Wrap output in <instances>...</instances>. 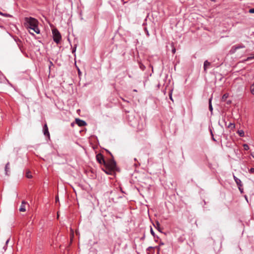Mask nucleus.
Instances as JSON below:
<instances>
[{
  "label": "nucleus",
  "mask_w": 254,
  "mask_h": 254,
  "mask_svg": "<svg viewBox=\"0 0 254 254\" xmlns=\"http://www.w3.org/2000/svg\"><path fill=\"white\" fill-rule=\"evenodd\" d=\"M25 21L26 22L27 28H30L32 30L38 24V20L36 19L31 17H25Z\"/></svg>",
  "instance_id": "nucleus-1"
},
{
  "label": "nucleus",
  "mask_w": 254,
  "mask_h": 254,
  "mask_svg": "<svg viewBox=\"0 0 254 254\" xmlns=\"http://www.w3.org/2000/svg\"><path fill=\"white\" fill-rule=\"evenodd\" d=\"M52 34L54 41L57 44H59L62 38V36L60 32L57 29L55 28L52 30Z\"/></svg>",
  "instance_id": "nucleus-2"
},
{
  "label": "nucleus",
  "mask_w": 254,
  "mask_h": 254,
  "mask_svg": "<svg viewBox=\"0 0 254 254\" xmlns=\"http://www.w3.org/2000/svg\"><path fill=\"white\" fill-rule=\"evenodd\" d=\"M104 166L109 167L110 168L115 169L116 168V163L115 160L113 159H110L108 161L105 162Z\"/></svg>",
  "instance_id": "nucleus-3"
},
{
  "label": "nucleus",
  "mask_w": 254,
  "mask_h": 254,
  "mask_svg": "<svg viewBox=\"0 0 254 254\" xmlns=\"http://www.w3.org/2000/svg\"><path fill=\"white\" fill-rule=\"evenodd\" d=\"M96 158L97 161L100 164H103L104 165L105 164L106 161L105 160V159L104 158V156L102 154L99 153V154H97Z\"/></svg>",
  "instance_id": "nucleus-4"
},
{
  "label": "nucleus",
  "mask_w": 254,
  "mask_h": 254,
  "mask_svg": "<svg viewBox=\"0 0 254 254\" xmlns=\"http://www.w3.org/2000/svg\"><path fill=\"white\" fill-rule=\"evenodd\" d=\"M102 170L108 175H112L114 173V170L113 168H110L109 167L104 166V168Z\"/></svg>",
  "instance_id": "nucleus-5"
},
{
  "label": "nucleus",
  "mask_w": 254,
  "mask_h": 254,
  "mask_svg": "<svg viewBox=\"0 0 254 254\" xmlns=\"http://www.w3.org/2000/svg\"><path fill=\"white\" fill-rule=\"evenodd\" d=\"M75 122L79 127H83L86 125V123L84 121L79 119H76Z\"/></svg>",
  "instance_id": "nucleus-6"
},
{
  "label": "nucleus",
  "mask_w": 254,
  "mask_h": 254,
  "mask_svg": "<svg viewBox=\"0 0 254 254\" xmlns=\"http://www.w3.org/2000/svg\"><path fill=\"white\" fill-rule=\"evenodd\" d=\"M14 41H15V42L16 43L18 47H19V49L21 51H22V41H21V40H20L19 38H18L17 37L14 38Z\"/></svg>",
  "instance_id": "nucleus-7"
},
{
  "label": "nucleus",
  "mask_w": 254,
  "mask_h": 254,
  "mask_svg": "<svg viewBox=\"0 0 254 254\" xmlns=\"http://www.w3.org/2000/svg\"><path fill=\"white\" fill-rule=\"evenodd\" d=\"M43 133L45 136L50 137V133L49 132L48 127L47 124H45L43 127Z\"/></svg>",
  "instance_id": "nucleus-8"
},
{
  "label": "nucleus",
  "mask_w": 254,
  "mask_h": 254,
  "mask_svg": "<svg viewBox=\"0 0 254 254\" xmlns=\"http://www.w3.org/2000/svg\"><path fill=\"white\" fill-rule=\"evenodd\" d=\"M245 48V46L243 44L239 45H235L232 47V49L234 50L233 52H235L237 50L241 49V48Z\"/></svg>",
  "instance_id": "nucleus-9"
},
{
  "label": "nucleus",
  "mask_w": 254,
  "mask_h": 254,
  "mask_svg": "<svg viewBox=\"0 0 254 254\" xmlns=\"http://www.w3.org/2000/svg\"><path fill=\"white\" fill-rule=\"evenodd\" d=\"M210 65V62H209L207 60H206L205 61H204V64H203V68H204V70L205 72H206L207 69L209 67Z\"/></svg>",
  "instance_id": "nucleus-10"
},
{
  "label": "nucleus",
  "mask_w": 254,
  "mask_h": 254,
  "mask_svg": "<svg viewBox=\"0 0 254 254\" xmlns=\"http://www.w3.org/2000/svg\"><path fill=\"white\" fill-rule=\"evenodd\" d=\"M25 204L26 202L25 201H22L21 203V205L19 208V211L21 212H24L26 211L25 209Z\"/></svg>",
  "instance_id": "nucleus-11"
},
{
  "label": "nucleus",
  "mask_w": 254,
  "mask_h": 254,
  "mask_svg": "<svg viewBox=\"0 0 254 254\" xmlns=\"http://www.w3.org/2000/svg\"><path fill=\"white\" fill-rule=\"evenodd\" d=\"M212 97L209 98V110L211 112V114H212L213 111V107L212 105Z\"/></svg>",
  "instance_id": "nucleus-12"
},
{
  "label": "nucleus",
  "mask_w": 254,
  "mask_h": 254,
  "mask_svg": "<svg viewBox=\"0 0 254 254\" xmlns=\"http://www.w3.org/2000/svg\"><path fill=\"white\" fill-rule=\"evenodd\" d=\"M9 163L7 162L5 167V175H8V172H9Z\"/></svg>",
  "instance_id": "nucleus-13"
},
{
  "label": "nucleus",
  "mask_w": 254,
  "mask_h": 254,
  "mask_svg": "<svg viewBox=\"0 0 254 254\" xmlns=\"http://www.w3.org/2000/svg\"><path fill=\"white\" fill-rule=\"evenodd\" d=\"M154 227L160 232H161V229L159 222H156L155 224H154Z\"/></svg>",
  "instance_id": "nucleus-14"
},
{
  "label": "nucleus",
  "mask_w": 254,
  "mask_h": 254,
  "mask_svg": "<svg viewBox=\"0 0 254 254\" xmlns=\"http://www.w3.org/2000/svg\"><path fill=\"white\" fill-rule=\"evenodd\" d=\"M235 182L237 185L238 187H243V184L240 179H236Z\"/></svg>",
  "instance_id": "nucleus-15"
},
{
  "label": "nucleus",
  "mask_w": 254,
  "mask_h": 254,
  "mask_svg": "<svg viewBox=\"0 0 254 254\" xmlns=\"http://www.w3.org/2000/svg\"><path fill=\"white\" fill-rule=\"evenodd\" d=\"M237 132L240 137H244L245 136V132L243 130H238Z\"/></svg>",
  "instance_id": "nucleus-16"
},
{
  "label": "nucleus",
  "mask_w": 254,
  "mask_h": 254,
  "mask_svg": "<svg viewBox=\"0 0 254 254\" xmlns=\"http://www.w3.org/2000/svg\"><path fill=\"white\" fill-rule=\"evenodd\" d=\"M250 92L252 94L254 95V81L253 83L250 86Z\"/></svg>",
  "instance_id": "nucleus-17"
},
{
  "label": "nucleus",
  "mask_w": 254,
  "mask_h": 254,
  "mask_svg": "<svg viewBox=\"0 0 254 254\" xmlns=\"http://www.w3.org/2000/svg\"><path fill=\"white\" fill-rule=\"evenodd\" d=\"M228 128H230L231 129H233L235 128V124L234 123H230L227 127Z\"/></svg>",
  "instance_id": "nucleus-18"
},
{
  "label": "nucleus",
  "mask_w": 254,
  "mask_h": 254,
  "mask_svg": "<svg viewBox=\"0 0 254 254\" xmlns=\"http://www.w3.org/2000/svg\"><path fill=\"white\" fill-rule=\"evenodd\" d=\"M32 30L37 34H39L40 33V30L38 28V25L36 26L35 28H33Z\"/></svg>",
  "instance_id": "nucleus-19"
},
{
  "label": "nucleus",
  "mask_w": 254,
  "mask_h": 254,
  "mask_svg": "<svg viewBox=\"0 0 254 254\" xmlns=\"http://www.w3.org/2000/svg\"><path fill=\"white\" fill-rule=\"evenodd\" d=\"M139 67L142 70H144L145 69V66L144 65L142 64L139 63Z\"/></svg>",
  "instance_id": "nucleus-20"
},
{
  "label": "nucleus",
  "mask_w": 254,
  "mask_h": 254,
  "mask_svg": "<svg viewBox=\"0 0 254 254\" xmlns=\"http://www.w3.org/2000/svg\"><path fill=\"white\" fill-rule=\"evenodd\" d=\"M252 55V56L248 57L247 58V59L246 60V61H249L253 59H254V55Z\"/></svg>",
  "instance_id": "nucleus-21"
},
{
  "label": "nucleus",
  "mask_w": 254,
  "mask_h": 254,
  "mask_svg": "<svg viewBox=\"0 0 254 254\" xmlns=\"http://www.w3.org/2000/svg\"><path fill=\"white\" fill-rule=\"evenodd\" d=\"M32 175L31 174V172L30 171H27L26 172V177L28 178H32Z\"/></svg>",
  "instance_id": "nucleus-22"
},
{
  "label": "nucleus",
  "mask_w": 254,
  "mask_h": 254,
  "mask_svg": "<svg viewBox=\"0 0 254 254\" xmlns=\"http://www.w3.org/2000/svg\"><path fill=\"white\" fill-rule=\"evenodd\" d=\"M172 92H173V90H171L170 91V92H169V98L172 101H173V98H172Z\"/></svg>",
  "instance_id": "nucleus-23"
},
{
  "label": "nucleus",
  "mask_w": 254,
  "mask_h": 254,
  "mask_svg": "<svg viewBox=\"0 0 254 254\" xmlns=\"http://www.w3.org/2000/svg\"><path fill=\"white\" fill-rule=\"evenodd\" d=\"M244 148L245 150H248L249 149V146L247 144H244L243 145Z\"/></svg>",
  "instance_id": "nucleus-24"
},
{
  "label": "nucleus",
  "mask_w": 254,
  "mask_h": 254,
  "mask_svg": "<svg viewBox=\"0 0 254 254\" xmlns=\"http://www.w3.org/2000/svg\"><path fill=\"white\" fill-rule=\"evenodd\" d=\"M150 233H151V235L155 238V234L154 232L153 231V229H152L151 227V228H150Z\"/></svg>",
  "instance_id": "nucleus-25"
},
{
  "label": "nucleus",
  "mask_w": 254,
  "mask_h": 254,
  "mask_svg": "<svg viewBox=\"0 0 254 254\" xmlns=\"http://www.w3.org/2000/svg\"><path fill=\"white\" fill-rule=\"evenodd\" d=\"M238 189L241 193H243L244 192L243 187H238Z\"/></svg>",
  "instance_id": "nucleus-26"
},
{
  "label": "nucleus",
  "mask_w": 254,
  "mask_h": 254,
  "mask_svg": "<svg viewBox=\"0 0 254 254\" xmlns=\"http://www.w3.org/2000/svg\"><path fill=\"white\" fill-rule=\"evenodd\" d=\"M53 65H54V64H53V63L51 61H50L49 65V68L50 70L51 69V67Z\"/></svg>",
  "instance_id": "nucleus-27"
},
{
  "label": "nucleus",
  "mask_w": 254,
  "mask_h": 254,
  "mask_svg": "<svg viewBox=\"0 0 254 254\" xmlns=\"http://www.w3.org/2000/svg\"><path fill=\"white\" fill-rule=\"evenodd\" d=\"M250 173H254V168H252L249 170Z\"/></svg>",
  "instance_id": "nucleus-28"
},
{
  "label": "nucleus",
  "mask_w": 254,
  "mask_h": 254,
  "mask_svg": "<svg viewBox=\"0 0 254 254\" xmlns=\"http://www.w3.org/2000/svg\"><path fill=\"white\" fill-rule=\"evenodd\" d=\"M249 12L251 13H254V8L250 9Z\"/></svg>",
  "instance_id": "nucleus-29"
},
{
  "label": "nucleus",
  "mask_w": 254,
  "mask_h": 254,
  "mask_svg": "<svg viewBox=\"0 0 254 254\" xmlns=\"http://www.w3.org/2000/svg\"><path fill=\"white\" fill-rule=\"evenodd\" d=\"M76 47H75L74 48H73L72 50V54H74L75 53V51H76Z\"/></svg>",
  "instance_id": "nucleus-30"
},
{
  "label": "nucleus",
  "mask_w": 254,
  "mask_h": 254,
  "mask_svg": "<svg viewBox=\"0 0 254 254\" xmlns=\"http://www.w3.org/2000/svg\"><path fill=\"white\" fill-rule=\"evenodd\" d=\"M172 53L174 54L176 53V49L173 48L172 50Z\"/></svg>",
  "instance_id": "nucleus-31"
},
{
  "label": "nucleus",
  "mask_w": 254,
  "mask_h": 254,
  "mask_svg": "<svg viewBox=\"0 0 254 254\" xmlns=\"http://www.w3.org/2000/svg\"><path fill=\"white\" fill-rule=\"evenodd\" d=\"M10 240V238H8L5 242V245H7Z\"/></svg>",
  "instance_id": "nucleus-32"
},
{
  "label": "nucleus",
  "mask_w": 254,
  "mask_h": 254,
  "mask_svg": "<svg viewBox=\"0 0 254 254\" xmlns=\"http://www.w3.org/2000/svg\"><path fill=\"white\" fill-rule=\"evenodd\" d=\"M210 133H211V137L214 136V135H213V132H212V129H210Z\"/></svg>",
  "instance_id": "nucleus-33"
},
{
  "label": "nucleus",
  "mask_w": 254,
  "mask_h": 254,
  "mask_svg": "<svg viewBox=\"0 0 254 254\" xmlns=\"http://www.w3.org/2000/svg\"><path fill=\"white\" fill-rule=\"evenodd\" d=\"M154 248L153 247H149L147 249V251H149L150 250H151V249H153Z\"/></svg>",
  "instance_id": "nucleus-34"
},
{
  "label": "nucleus",
  "mask_w": 254,
  "mask_h": 254,
  "mask_svg": "<svg viewBox=\"0 0 254 254\" xmlns=\"http://www.w3.org/2000/svg\"><path fill=\"white\" fill-rule=\"evenodd\" d=\"M4 16L5 17H8L9 16V15L8 14H7V13H4Z\"/></svg>",
  "instance_id": "nucleus-35"
},
{
  "label": "nucleus",
  "mask_w": 254,
  "mask_h": 254,
  "mask_svg": "<svg viewBox=\"0 0 254 254\" xmlns=\"http://www.w3.org/2000/svg\"><path fill=\"white\" fill-rule=\"evenodd\" d=\"M233 177H234V179L235 181H236V179H239L237 177H236L235 175H234Z\"/></svg>",
  "instance_id": "nucleus-36"
},
{
  "label": "nucleus",
  "mask_w": 254,
  "mask_h": 254,
  "mask_svg": "<svg viewBox=\"0 0 254 254\" xmlns=\"http://www.w3.org/2000/svg\"><path fill=\"white\" fill-rule=\"evenodd\" d=\"M3 249L4 250V251H6V250L7 249V246L6 245L4 246L3 248Z\"/></svg>",
  "instance_id": "nucleus-37"
},
{
  "label": "nucleus",
  "mask_w": 254,
  "mask_h": 254,
  "mask_svg": "<svg viewBox=\"0 0 254 254\" xmlns=\"http://www.w3.org/2000/svg\"><path fill=\"white\" fill-rule=\"evenodd\" d=\"M212 137V139L214 141H216V139H215V138L214 137V136L213 137Z\"/></svg>",
  "instance_id": "nucleus-38"
},
{
  "label": "nucleus",
  "mask_w": 254,
  "mask_h": 254,
  "mask_svg": "<svg viewBox=\"0 0 254 254\" xmlns=\"http://www.w3.org/2000/svg\"><path fill=\"white\" fill-rule=\"evenodd\" d=\"M59 197L57 196V197H56V202H57V201H59Z\"/></svg>",
  "instance_id": "nucleus-39"
},
{
  "label": "nucleus",
  "mask_w": 254,
  "mask_h": 254,
  "mask_svg": "<svg viewBox=\"0 0 254 254\" xmlns=\"http://www.w3.org/2000/svg\"><path fill=\"white\" fill-rule=\"evenodd\" d=\"M0 15H4V13L0 11Z\"/></svg>",
  "instance_id": "nucleus-40"
},
{
  "label": "nucleus",
  "mask_w": 254,
  "mask_h": 254,
  "mask_svg": "<svg viewBox=\"0 0 254 254\" xmlns=\"http://www.w3.org/2000/svg\"><path fill=\"white\" fill-rule=\"evenodd\" d=\"M245 199H246V200L248 201V198H247V196L246 195L245 196Z\"/></svg>",
  "instance_id": "nucleus-41"
},
{
  "label": "nucleus",
  "mask_w": 254,
  "mask_h": 254,
  "mask_svg": "<svg viewBox=\"0 0 254 254\" xmlns=\"http://www.w3.org/2000/svg\"><path fill=\"white\" fill-rule=\"evenodd\" d=\"M252 156L254 158V153L252 154Z\"/></svg>",
  "instance_id": "nucleus-42"
},
{
  "label": "nucleus",
  "mask_w": 254,
  "mask_h": 254,
  "mask_svg": "<svg viewBox=\"0 0 254 254\" xmlns=\"http://www.w3.org/2000/svg\"><path fill=\"white\" fill-rule=\"evenodd\" d=\"M224 136L226 137V139L227 138V135H224Z\"/></svg>",
  "instance_id": "nucleus-43"
},
{
  "label": "nucleus",
  "mask_w": 254,
  "mask_h": 254,
  "mask_svg": "<svg viewBox=\"0 0 254 254\" xmlns=\"http://www.w3.org/2000/svg\"><path fill=\"white\" fill-rule=\"evenodd\" d=\"M147 35L148 36L149 35V33H148V31H147Z\"/></svg>",
  "instance_id": "nucleus-44"
},
{
  "label": "nucleus",
  "mask_w": 254,
  "mask_h": 254,
  "mask_svg": "<svg viewBox=\"0 0 254 254\" xmlns=\"http://www.w3.org/2000/svg\"><path fill=\"white\" fill-rule=\"evenodd\" d=\"M160 245H163V243H160Z\"/></svg>",
  "instance_id": "nucleus-45"
}]
</instances>
